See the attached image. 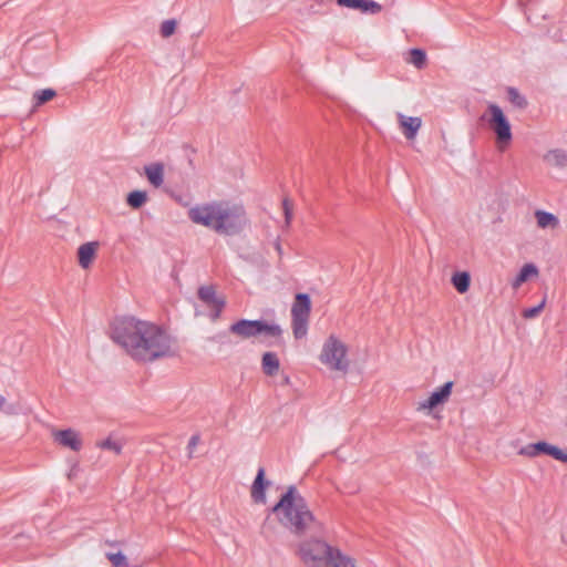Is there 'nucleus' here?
<instances>
[{
	"label": "nucleus",
	"instance_id": "obj_36",
	"mask_svg": "<svg viewBox=\"0 0 567 567\" xmlns=\"http://www.w3.org/2000/svg\"><path fill=\"white\" fill-rule=\"evenodd\" d=\"M454 381L449 380L443 384L436 386L434 390H453Z\"/></svg>",
	"mask_w": 567,
	"mask_h": 567
},
{
	"label": "nucleus",
	"instance_id": "obj_13",
	"mask_svg": "<svg viewBox=\"0 0 567 567\" xmlns=\"http://www.w3.org/2000/svg\"><path fill=\"white\" fill-rule=\"evenodd\" d=\"M97 247V241H87L78 248V261L83 269H87L92 265Z\"/></svg>",
	"mask_w": 567,
	"mask_h": 567
},
{
	"label": "nucleus",
	"instance_id": "obj_19",
	"mask_svg": "<svg viewBox=\"0 0 567 567\" xmlns=\"http://www.w3.org/2000/svg\"><path fill=\"white\" fill-rule=\"evenodd\" d=\"M125 444L124 439L116 436L114 434L109 435L104 440H100L96 442V447L101 450H109L115 453L116 455L122 453V449Z\"/></svg>",
	"mask_w": 567,
	"mask_h": 567
},
{
	"label": "nucleus",
	"instance_id": "obj_25",
	"mask_svg": "<svg viewBox=\"0 0 567 567\" xmlns=\"http://www.w3.org/2000/svg\"><path fill=\"white\" fill-rule=\"evenodd\" d=\"M408 61L413 64L416 69L422 70L425 68L427 62V54L424 49L412 48L409 50Z\"/></svg>",
	"mask_w": 567,
	"mask_h": 567
},
{
	"label": "nucleus",
	"instance_id": "obj_11",
	"mask_svg": "<svg viewBox=\"0 0 567 567\" xmlns=\"http://www.w3.org/2000/svg\"><path fill=\"white\" fill-rule=\"evenodd\" d=\"M52 436L55 443L63 447H68L74 452L82 449V439L78 431L73 429L54 430Z\"/></svg>",
	"mask_w": 567,
	"mask_h": 567
},
{
	"label": "nucleus",
	"instance_id": "obj_20",
	"mask_svg": "<svg viewBox=\"0 0 567 567\" xmlns=\"http://www.w3.org/2000/svg\"><path fill=\"white\" fill-rule=\"evenodd\" d=\"M261 368L266 375H274L279 371L280 362L277 353L267 351L261 357Z\"/></svg>",
	"mask_w": 567,
	"mask_h": 567
},
{
	"label": "nucleus",
	"instance_id": "obj_6",
	"mask_svg": "<svg viewBox=\"0 0 567 567\" xmlns=\"http://www.w3.org/2000/svg\"><path fill=\"white\" fill-rule=\"evenodd\" d=\"M311 297L307 292H297L291 306V328L297 340L305 338L308 333L309 317L311 313Z\"/></svg>",
	"mask_w": 567,
	"mask_h": 567
},
{
	"label": "nucleus",
	"instance_id": "obj_10",
	"mask_svg": "<svg viewBox=\"0 0 567 567\" xmlns=\"http://www.w3.org/2000/svg\"><path fill=\"white\" fill-rule=\"evenodd\" d=\"M450 394L451 392H432L426 400L417 402L416 409L426 415L439 419L440 412L447 402Z\"/></svg>",
	"mask_w": 567,
	"mask_h": 567
},
{
	"label": "nucleus",
	"instance_id": "obj_38",
	"mask_svg": "<svg viewBox=\"0 0 567 567\" xmlns=\"http://www.w3.org/2000/svg\"><path fill=\"white\" fill-rule=\"evenodd\" d=\"M224 337H226V333H219V334H217L215 338H216L217 340H221Z\"/></svg>",
	"mask_w": 567,
	"mask_h": 567
},
{
	"label": "nucleus",
	"instance_id": "obj_8",
	"mask_svg": "<svg viewBox=\"0 0 567 567\" xmlns=\"http://www.w3.org/2000/svg\"><path fill=\"white\" fill-rule=\"evenodd\" d=\"M347 348L337 337L331 334L323 343L320 353V361L330 369L346 371L348 360L346 359Z\"/></svg>",
	"mask_w": 567,
	"mask_h": 567
},
{
	"label": "nucleus",
	"instance_id": "obj_22",
	"mask_svg": "<svg viewBox=\"0 0 567 567\" xmlns=\"http://www.w3.org/2000/svg\"><path fill=\"white\" fill-rule=\"evenodd\" d=\"M535 218L537 221V226L543 229L549 227L555 228L559 225L558 217L555 214L544 209H537L535 212Z\"/></svg>",
	"mask_w": 567,
	"mask_h": 567
},
{
	"label": "nucleus",
	"instance_id": "obj_23",
	"mask_svg": "<svg viewBox=\"0 0 567 567\" xmlns=\"http://www.w3.org/2000/svg\"><path fill=\"white\" fill-rule=\"evenodd\" d=\"M451 282L457 292L465 293L471 287V275L468 271H455Z\"/></svg>",
	"mask_w": 567,
	"mask_h": 567
},
{
	"label": "nucleus",
	"instance_id": "obj_30",
	"mask_svg": "<svg viewBox=\"0 0 567 567\" xmlns=\"http://www.w3.org/2000/svg\"><path fill=\"white\" fill-rule=\"evenodd\" d=\"M546 300L543 299L539 303L525 308L523 310V317L525 319H533L536 318L544 309Z\"/></svg>",
	"mask_w": 567,
	"mask_h": 567
},
{
	"label": "nucleus",
	"instance_id": "obj_18",
	"mask_svg": "<svg viewBox=\"0 0 567 567\" xmlns=\"http://www.w3.org/2000/svg\"><path fill=\"white\" fill-rule=\"evenodd\" d=\"M268 483L265 481V471L264 468H259L251 486V497L256 503L264 504L266 502L265 489Z\"/></svg>",
	"mask_w": 567,
	"mask_h": 567
},
{
	"label": "nucleus",
	"instance_id": "obj_29",
	"mask_svg": "<svg viewBox=\"0 0 567 567\" xmlns=\"http://www.w3.org/2000/svg\"><path fill=\"white\" fill-rule=\"evenodd\" d=\"M177 28V21L175 19L164 20L161 24V34L164 38L173 35Z\"/></svg>",
	"mask_w": 567,
	"mask_h": 567
},
{
	"label": "nucleus",
	"instance_id": "obj_26",
	"mask_svg": "<svg viewBox=\"0 0 567 567\" xmlns=\"http://www.w3.org/2000/svg\"><path fill=\"white\" fill-rule=\"evenodd\" d=\"M147 202V193L142 189H134L126 196V203L134 209L141 208Z\"/></svg>",
	"mask_w": 567,
	"mask_h": 567
},
{
	"label": "nucleus",
	"instance_id": "obj_3",
	"mask_svg": "<svg viewBox=\"0 0 567 567\" xmlns=\"http://www.w3.org/2000/svg\"><path fill=\"white\" fill-rule=\"evenodd\" d=\"M272 513L285 528L296 535L311 530L316 524V518L305 497L293 486H290L280 497L272 507Z\"/></svg>",
	"mask_w": 567,
	"mask_h": 567
},
{
	"label": "nucleus",
	"instance_id": "obj_24",
	"mask_svg": "<svg viewBox=\"0 0 567 567\" xmlns=\"http://www.w3.org/2000/svg\"><path fill=\"white\" fill-rule=\"evenodd\" d=\"M506 96L509 103L516 109L524 110L528 106L526 96L514 86L506 87Z\"/></svg>",
	"mask_w": 567,
	"mask_h": 567
},
{
	"label": "nucleus",
	"instance_id": "obj_34",
	"mask_svg": "<svg viewBox=\"0 0 567 567\" xmlns=\"http://www.w3.org/2000/svg\"><path fill=\"white\" fill-rule=\"evenodd\" d=\"M282 209H284V215H285L286 223L290 224V221L292 219V207L289 204V200L287 198H285L282 200Z\"/></svg>",
	"mask_w": 567,
	"mask_h": 567
},
{
	"label": "nucleus",
	"instance_id": "obj_14",
	"mask_svg": "<svg viewBox=\"0 0 567 567\" xmlns=\"http://www.w3.org/2000/svg\"><path fill=\"white\" fill-rule=\"evenodd\" d=\"M144 173L148 183L154 187H159L164 183V164L161 162L151 163L144 166Z\"/></svg>",
	"mask_w": 567,
	"mask_h": 567
},
{
	"label": "nucleus",
	"instance_id": "obj_37",
	"mask_svg": "<svg viewBox=\"0 0 567 567\" xmlns=\"http://www.w3.org/2000/svg\"><path fill=\"white\" fill-rule=\"evenodd\" d=\"M0 409L6 410L7 412L13 411V408L11 405H6V400L2 395H0Z\"/></svg>",
	"mask_w": 567,
	"mask_h": 567
},
{
	"label": "nucleus",
	"instance_id": "obj_7",
	"mask_svg": "<svg viewBox=\"0 0 567 567\" xmlns=\"http://www.w3.org/2000/svg\"><path fill=\"white\" fill-rule=\"evenodd\" d=\"M334 547L319 539L300 544L298 554L307 567H327Z\"/></svg>",
	"mask_w": 567,
	"mask_h": 567
},
{
	"label": "nucleus",
	"instance_id": "obj_31",
	"mask_svg": "<svg viewBox=\"0 0 567 567\" xmlns=\"http://www.w3.org/2000/svg\"><path fill=\"white\" fill-rule=\"evenodd\" d=\"M199 443H200V435L199 434H194L189 439L188 444H187V455H188V458H193L194 457L196 447L198 446Z\"/></svg>",
	"mask_w": 567,
	"mask_h": 567
},
{
	"label": "nucleus",
	"instance_id": "obj_32",
	"mask_svg": "<svg viewBox=\"0 0 567 567\" xmlns=\"http://www.w3.org/2000/svg\"><path fill=\"white\" fill-rule=\"evenodd\" d=\"M551 457H554L555 460L557 461H560V462H564V463H567V451H563L560 449H558L557 446L555 445H551L550 446V450H549V454Z\"/></svg>",
	"mask_w": 567,
	"mask_h": 567
},
{
	"label": "nucleus",
	"instance_id": "obj_12",
	"mask_svg": "<svg viewBox=\"0 0 567 567\" xmlns=\"http://www.w3.org/2000/svg\"><path fill=\"white\" fill-rule=\"evenodd\" d=\"M339 7L358 10L364 14H378L382 6L374 0H336Z\"/></svg>",
	"mask_w": 567,
	"mask_h": 567
},
{
	"label": "nucleus",
	"instance_id": "obj_21",
	"mask_svg": "<svg viewBox=\"0 0 567 567\" xmlns=\"http://www.w3.org/2000/svg\"><path fill=\"white\" fill-rule=\"evenodd\" d=\"M544 161L555 167H567V151L563 148L550 150L544 155Z\"/></svg>",
	"mask_w": 567,
	"mask_h": 567
},
{
	"label": "nucleus",
	"instance_id": "obj_9",
	"mask_svg": "<svg viewBox=\"0 0 567 567\" xmlns=\"http://www.w3.org/2000/svg\"><path fill=\"white\" fill-rule=\"evenodd\" d=\"M197 297L206 306L210 307L209 318L212 321H216L226 306V299L217 295L214 286L206 285L198 288Z\"/></svg>",
	"mask_w": 567,
	"mask_h": 567
},
{
	"label": "nucleus",
	"instance_id": "obj_1",
	"mask_svg": "<svg viewBox=\"0 0 567 567\" xmlns=\"http://www.w3.org/2000/svg\"><path fill=\"white\" fill-rule=\"evenodd\" d=\"M111 339L135 361L152 363L175 355V338L161 324L134 316H117L110 324Z\"/></svg>",
	"mask_w": 567,
	"mask_h": 567
},
{
	"label": "nucleus",
	"instance_id": "obj_33",
	"mask_svg": "<svg viewBox=\"0 0 567 567\" xmlns=\"http://www.w3.org/2000/svg\"><path fill=\"white\" fill-rule=\"evenodd\" d=\"M519 454L528 456V457H535V456L539 455V452L537 449V443L528 444V445L522 447L519 451Z\"/></svg>",
	"mask_w": 567,
	"mask_h": 567
},
{
	"label": "nucleus",
	"instance_id": "obj_35",
	"mask_svg": "<svg viewBox=\"0 0 567 567\" xmlns=\"http://www.w3.org/2000/svg\"><path fill=\"white\" fill-rule=\"evenodd\" d=\"M550 446H551V444H548L547 442H537V449H538L539 454L544 453V454L548 455Z\"/></svg>",
	"mask_w": 567,
	"mask_h": 567
},
{
	"label": "nucleus",
	"instance_id": "obj_4",
	"mask_svg": "<svg viewBox=\"0 0 567 567\" xmlns=\"http://www.w3.org/2000/svg\"><path fill=\"white\" fill-rule=\"evenodd\" d=\"M480 121L486 123L493 131L499 151H505L511 145L513 141L512 124L498 104L489 102L486 112L480 116Z\"/></svg>",
	"mask_w": 567,
	"mask_h": 567
},
{
	"label": "nucleus",
	"instance_id": "obj_28",
	"mask_svg": "<svg viewBox=\"0 0 567 567\" xmlns=\"http://www.w3.org/2000/svg\"><path fill=\"white\" fill-rule=\"evenodd\" d=\"M106 557L111 561L113 567H128L127 558L121 551L107 553Z\"/></svg>",
	"mask_w": 567,
	"mask_h": 567
},
{
	"label": "nucleus",
	"instance_id": "obj_2",
	"mask_svg": "<svg viewBox=\"0 0 567 567\" xmlns=\"http://www.w3.org/2000/svg\"><path fill=\"white\" fill-rule=\"evenodd\" d=\"M188 218L221 236H237L249 220L243 205L213 200L198 204L188 210Z\"/></svg>",
	"mask_w": 567,
	"mask_h": 567
},
{
	"label": "nucleus",
	"instance_id": "obj_5",
	"mask_svg": "<svg viewBox=\"0 0 567 567\" xmlns=\"http://www.w3.org/2000/svg\"><path fill=\"white\" fill-rule=\"evenodd\" d=\"M228 331L244 339L255 338L259 336L269 338H280L282 329L276 322H269L264 318L246 319L241 318L233 322Z\"/></svg>",
	"mask_w": 567,
	"mask_h": 567
},
{
	"label": "nucleus",
	"instance_id": "obj_15",
	"mask_svg": "<svg viewBox=\"0 0 567 567\" xmlns=\"http://www.w3.org/2000/svg\"><path fill=\"white\" fill-rule=\"evenodd\" d=\"M538 272V267L534 262H526L520 267L511 285L514 289H517L530 278L536 277Z\"/></svg>",
	"mask_w": 567,
	"mask_h": 567
},
{
	"label": "nucleus",
	"instance_id": "obj_17",
	"mask_svg": "<svg viewBox=\"0 0 567 567\" xmlns=\"http://www.w3.org/2000/svg\"><path fill=\"white\" fill-rule=\"evenodd\" d=\"M327 567H359L358 561L352 556L334 547Z\"/></svg>",
	"mask_w": 567,
	"mask_h": 567
},
{
	"label": "nucleus",
	"instance_id": "obj_27",
	"mask_svg": "<svg viewBox=\"0 0 567 567\" xmlns=\"http://www.w3.org/2000/svg\"><path fill=\"white\" fill-rule=\"evenodd\" d=\"M55 95L56 91L51 87L37 90L32 96L33 106L39 107L45 104L47 102L51 101Z\"/></svg>",
	"mask_w": 567,
	"mask_h": 567
},
{
	"label": "nucleus",
	"instance_id": "obj_39",
	"mask_svg": "<svg viewBox=\"0 0 567 567\" xmlns=\"http://www.w3.org/2000/svg\"><path fill=\"white\" fill-rule=\"evenodd\" d=\"M290 383V379L289 377H285L284 379V383L282 384H289Z\"/></svg>",
	"mask_w": 567,
	"mask_h": 567
},
{
	"label": "nucleus",
	"instance_id": "obj_16",
	"mask_svg": "<svg viewBox=\"0 0 567 567\" xmlns=\"http://www.w3.org/2000/svg\"><path fill=\"white\" fill-rule=\"evenodd\" d=\"M400 125L403 131L404 136L408 140H413L421 127L422 121L416 116H405L400 114Z\"/></svg>",
	"mask_w": 567,
	"mask_h": 567
}]
</instances>
